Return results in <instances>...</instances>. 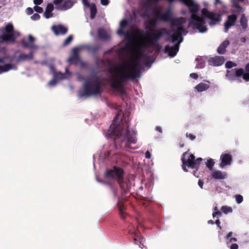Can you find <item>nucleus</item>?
I'll list each match as a JSON object with an SVG mask.
<instances>
[{"mask_svg": "<svg viewBox=\"0 0 249 249\" xmlns=\"http://www.w3.org/2000/svg\"><path fill=\"white\" fill-rule=\"evenodd\" d=\"M116 109L118 110L117 113L108 130L106 137L113 138L116 149L121 148L126 149H137V147H132L131 146V144L136 143L137 139L136 131L130 130L129 128L130 116L129 108L124 109L121 107Z\"/></svg>", "mask_w": 249, "mask_h": 249, "instance_id": "f257e3e1", "label": "nucleus"}, {"mask_svg": "<svg viewBox=\"0 0 249 249\" xmlns=\"http://www.w3.org/2000/svg\"><path fill=\"white\" fill-rule=\"evenodd\" d=\"M237 19V16L235 14L228 16L227 19L224 23V31L225 33L228 32L229 29L235 25Z\"/></svg>", "mask_w": 249, "mask_h": 249, "instance_id": "ddd939ff", "label": "nucleus"}, {"mask_svg": "<svg viewBox=\"0 0 249 249\" xmlns=\"http://www.w3.org/2000/svg\"><path fill=\"white\" fill-rule=\"evenodd\" d=\"M208 223L209 224H214V222L212 220H209L208 221Z\"/></svg>", "mask_w": 249, "mask_h": 249, "instance_id": "774afa93", "label": "nucleus"}, {"mask_svg": "<svg viewBox=\"0 0 249 249\" xmlns=\"http://www.w3.org/2000/svg\"><path fill=\"white\" fill-rule=\"evenodd\" d=\"M232 232H229L227 235L225 236V239L226 240L227 245L229 246V245L230 243L235 242L237 241V239L235 237H232Z\"/></svg>", "mask_w": 249, "mask_h": 249, "instance_id": "7c9ffc66", "label": "nucleus"}, {"mask_svg": "<svg viewBox=\"0 0 249 249\" xmlns=\"http://www.w3.org/2000/svg\"><path fill=\"white\" fill-rule=\"evenodd\" d=\"M201 18L205 21V19L208 18L210 20L209 25L213 26L221 21L220 15L209 11L207 8H204L201 10Z\"/></svg>", "mask_w": 249, "mask_h": 249, "instance_id": "9d476101", "label": "nucleus"}, {"mask_svg": "<svg viewBox=\"0 0 249 249\" xmlns=\"http://www.w3.org/2000/svg\"><path fill=\"white\" fill-rule=\"evenodd\" d=\"M186 136L187 137L189 138L191 140H194L196 138V137L191 134L186 133Z\"/></svg>", "mask_w": 249, "mask_h": 249, "instance_id": "4d7b16f0", "label": "nucleus"}, {"mask_svg": "<svg viewBox=\"0 0 249 249\" xmlns=\"http://www.w3.org/2000/svg\"><path fill=\"white\" fill-rule=\"evenodd\" d=\"M241 76H243V79L246 81H249V73H245L244 71H243V74Z\"/></svg>", "mask_w": 249, "mask_h": 249, "instance_id": "a18cd8bd", "label": "nucleus"}, {"mask_svg": "<svg viewBox=\"0 0 249 249\" xmlns=\"http://www.w3.org/2000/svg\"><path fill=\"white\" fill-rule=\"evenodd\" d=\"M230 44V41L228 40H225L223 41L217 49V52L220 54H224L226 52V48Z\"/></svg>", "mask_w": 249, "mask_h": 249, "instance_id": "4be33fe9", "label": "nucleus"}, {"mask_svg": "<svg viewBox=\"0 0 249 249\" xmlns=\"http://www.w3.org/2000/svg\"><path fill=\"white\" fill-rule=\"evenodd\" d=\"M208 62L209 65L218 67L223 64L225 58L222 56H215L209 58Z\"/></svg>", "mask_w": 249, "mask_h": 249, "instance_id": "4468645a", "label": "nucleus"}, {"mask_svg": "<svg viewBox=\"0 0 249 249\" xmlns=\"http://www.w3.org/2000/svg\"><path fill=\"white\" fill-rule=\"evenodd\" d=\"M90 7V17L91 19H93L96 15V14L97 13V9L96 5L94 3L91 4V6H89Z\"/></svg>", "mask_w": 249, "mask_h": 249, "instance_id": "2f4dec72", "label": "nucleus"}, {"mask_svg": "<svg viewBox=\"0 0 249 249\" xmlns=\"http://www.w3.org/2000/svg\"><path fill=\"white\" fill-rule=\"evenodd\" d=\"M245 70L249 72V63L247 64L245 66Z\"/></svg>", "mask_w": 249, "mask_h": 249, "instance_id": "0e129e2a", "label": "nucleus"}, {"mask_svg": "<svg viewBox=\"0 0 249 249\" xmlns=\"http://www.w3.org/2000/svg\"><path fill=\"white\" fill-rule=\"evenodd\" d=\"M128 24V22L126 20L124 19L120 22V26L121 28H125Z\"/></svg>", "mask_w": 249, "mask_h": 249, "instance_id": "a19ab883", "label": "nucleus"}, {"mask_svg": "<svg viewBox=\"0 0 249 249\" xmlns=\"http://www.w3.org/2000/svg\"><path fill=\"white\" fill-rule=\"evenodd\" d=\"M124 172L120 167L114 166L112 169L107 170L105 173V177L107 178H117L121 189L122 190V196L117 201V206L119 209L120 216L122 218H125L124 212L125 209L124 205L122 204V200L125 198V195H126L129 191V186L127 183L124 180Z\"/></svg>", "mask_w": 249, "mask_h": 249, "instance_id": "7ed1b4c3", "label": "nucleus"}, {"mask_svg": "<svg viewBox=\"0 0 249 249\" xmlns=\"http://www.w3.org/2000/svg\"><path fill=\"white\" fill-rule=\"evenodd\" d=\"M29 40L26 41L23 40L22 41V45L24 48H28L32 50H35L37 48V46L34 43L35 38L31 35L28 36Z\"/></svg>", "mask_w": 249, "mask_h": 249, "instance_id": "2eb2a0df", "label": "nucleus"}, {"mask_svg": "<svg viewBox=\"0 0 249 249\" xmlns=\"http://www.w3.org/2000/svg\"><path fill=\"white\" fill-rule=\"evenodd\" d=\"M43 2V0H34V3L36 5L41 4Z\"/></svg>", "mask_w": 249, "mask_h": 249, "instance_id": "13d9d810", "label": "nucleus"}, {"mask_svg": "<svg viewBox=\"0 0 249 249\" xmlns=\"http://www.w3.org/2000/svg\"><path fill=\"white\" fill-rule=\"evenodd\" d=\"M82 2L84 6L87 7H89L91 6L88 0H82Z\"/></svg>", "mask_w": 249, "mask_h": 249, "instance_id": "8fccbe9b", "label": "nucleus"}, {"mask_svg": "<svg viewBox=\"0 0 249 249\" xmlns=\"http://www.w3.org/2000/svg\"><path fill=\"white\" fill-rule=\"evenodd\" d=\"M214 164V162L212 159L208 160L206 162V166L210 170H211L212 169Z\"/></svg>", "mask_w": 249, "mask_h": 249, "instance_id": "c9c22d12", "label": "nucleus"}, {"mask_svg": "<svg viewBox=\"0 0 249 249\" xmlns=\"http://www.w3.org/2000/svg\"><path fill=\"white\" fill-rule=\"evenodd\" d=\"M142 53L138 54L134 59L127 60L109 70L111 88L121 94L125 93L124 83L127 80H133L141 76V66L140 63Z\"/></svg>", "mask_w": 249, "mask_h": 249, "instance_id": "f03ea898", "label": "nucleus"}, {"mask_svg": "<svg viewBox=\"0 0 249 249\" xmlns=\"http://www.w3.org/2000/svg\"><path fill=\"white\" fill-rule=\"evenodd\" d=\"M244 0H231L232 6L237 10L238 13L243 12L244 10L242 7L239 5L238 2H243Z\"/></svg>", "mask_w": 249, "mask_h": 249, "instance_id": "a878e982", "label": "nucleus"}, {"mask_svg": "<svg viewBox=\"0 0 249 249\" xmlns=\"http://www.w3.org/2000/svg\"><path fill=\"white\" fill-rule=\"evenodd\" d=\"M106 184L109 187V188L113 191V192L114 193V196L117 197V194L116 193V192H115V191L113 190V187L112 186V185H111V184L109 183H107Z\"/></svg>", "mask_w": 249, "mask_h": 249, "instance_id": "6e6d98bb", "label": "nucleus"}, {"mask_svg": "<svg viewBox=\"0 0 249 249\" xmlns=\"http://www.w3.org/2000/svg\"><path fill=\"white\" fill-rule=\"evenodd\" d=\"M221 210L225 214L232 212L231 208L227 206H222L221 208Z\"/></svg>", "mask_w": 249, "mask_h": 249, "instance_id": "72a5a7b5", "label": "nucleus"}, {"mask_svg": "<svg viewBox=\"0 0 249 249\" xmlns=\"http://www.w3.org/2000/svg\"><path fill=\"white\" fill-rule=\"evenodd\" d=\"M64 0H53V4L55 5L56 7L58 6H61L59 5L61 3H62L63 1Z\"/></svg>", "mask_w": 249, "mask_h": 249, "instance_id": "09e8293b", "label": "nucleus"}, {"mask_svg": "<svg viewBox=\"0 0 249 249\" xmlns=\"http://www.w3.org/2000/svg\"><path fill=\"white\" fill-rule=\"evenodd\" d=\"M243 74V69H233L230 70H227L226 76L230 81H234Z\"/></svg>", "mask_w": 249, "mask_h": 249, "instance_id": "f8f14e48", "label": "nucleus"}, {"mask_svg": "<svg viewBox=\"0 0 249 249\" xmlns=\"http://www.w3.org/2000/svg\"><path fill=\"white\" fill-rule=\"evenodd\" d=\"M196 60L197 62L196 68L197 69H202L205 67V60L204 58L202 56L198 57Z\"/></svg>", "mask_w": 249, "mask_h": 249, "instance_id": "c85d7f7f", "label": "nucleus"}, {"mask_svg": "<svg viewBox=\"0 0 249 249\" xmlns=\"http://www.w3.org/2000/svg\"><path fill=\"white\" fill-rule=\"evenodd\" d=\"M181 160L182 161V168L185 172H187L188 170L186 168V166L191 168H196V170H198V165L202 160V159L198 158L195 160V157L194 155L184 153L181 158Z\"/></svg>", "mask_w": 249, "mask_h": 249, "instance_id": "6e6552de", "label": "nucleus"}, {"mask_svg": "<svg viewBox=\"0 0 249 249\" xmlns=\"http://www.w3.org/2000/svg\"><path fill=\"white\" fill-rule=\"evenodd\" d=\"M117 33L120 36L124 35L125 36H129V33L128 32H124V28H120L118 31Z\"/></svg>", "mask_w": 249, "mask_h": 249, "instance_id": "4c0bfd02", "label": "nucleus"}, {"mask_svg": "<svg viewBox=\"0 0 249 249\" xmlns=\"http://www.w3.org/2000/svg\"><path fill=\"white\" fill-rule=\"evenodd\" d=\"M34 9L36 12L38 13H42L43 12V9L42 7L36 5L34 7Z\"/></svg>", "mask_w": 249, "mask_h": 249, "instance_id": "79ce46f5", "label": "nucleus"}, {"mask_svg": "<svg viewBox=\"0 0 249 249\" xmlns=\"http://www.w3.org/2000/svg\"><path fill=\"white\" fill-rule=\"evenodd\" d=\"M31 18L33 20H37L40 19V16L38 14L35 13L31 17Z\"/></svg>", "mask_w": 249, "mask_h": 249, "instance_id": "37998d69", "label": "nucleus"}, {"mask_svg": "<svg viewBox=\"0 0 249 249\" xmlns=\"http://www.w3.org/2000/svg\"><path fill=\"white\" fill-rule=\"evenodd\" d=\"M237 66V64L231 61H227L225 64V67L227 69H231L232 67H236Z\"/></svg>", "mask_w": 249, "mask_h": 249, "instance_id": "f704fd0d", "label": "nucleus"}, {"mask_svg": "<svg viewBox=\"0 0 249 249\" xmlns=\"http://www.w3.org/2000/svg\"><path fill=\"white\" fill-rule=\"evenodd\" d=\"M52 29L56 35H65L68 31V29L62 25H53Z\"/></svg>", "mask_w": 249, "mask_h": 249, "instance_id": "f3484780", "label": "nucleus"}, {"mask_svg": "<svg viewBox=\"0 0 249 249\" xmlns=\"http://www.w3.org/2000/svg\"><path fill=\"white\" fill-rule=\"evenodd\" d=\"M230 249H238V246L237 244L233 243L230 246Z\"/></svg>", "mask_w": 249, "mask_h": 249, "instance_id": "5fc2aeb1", "label": "nucleus"}, {"mask_svg": "<svg viewBox=\"0 0 249 249\" xmlns=\"http://www.w3.org/2000/svg\"><path fill=\"white\" fill-rule=\"evenodd\" d=\"M167 34L168 31L164 28L152 30L149 28L146 30L144 38L148 46L155 49L158 47L159 41Z\"/></svg>", "mask_w": 249, "mask_h": 249, "instance_id": "423d86ee", "label": "nucleus"}, {"mask_svg": "<svg viewBox=\"0 0 249 249\" xmlns=\"http://www.w3.org/2000/svg\"><path fill=\"white\" fill-rule=\"evenodd\" d=\"M212 177L215 179H223L227 178V174L221 171L217 170L212 174Z\"/></svg>", "mask_w": 249, "mask_h": 249, "instance_id": "393cba45", "label": "nucleus"}, {"mask_svg": "<svg viewBox=\"0 0 249 249\" xmlns=\"http://www.w3.org/2000/svg\"><path fill=\"white\" fill-rule=\"evenodd\" d=\"M6 60H8L10 62H12L13 61V58L9 56H4L0 58V74L7 72L10 70L17 69V67L12 64H5L4 61Z\"/></svg>", "mask_w": 249, "mask_h": 249, "instance_id": "9b49d317", "label": "nucleus"}, {"mask_svg": "<svg viewBox=\"0 0 249 249\" xmlns=\"http://www.w3.org/2000/svg\"><path fill=\"white\" fill-rule=\"evenodd\" d=\"M90 81L86 80L83 86L84 92H79L78 97L82 98L84 96L89 97L99 94L101 93L100 83L97 77H92Z\"/></svg>", "mask_w": 249, "mask_h": 249, "instance_id": "39448f33", "label": "nucleus"}, {"mask_svg": "<svg viewBox=\"0 0 249 249\" xmlns=\"http://www.w3.org/2000/svg\"><path fill=\"white\" fill-rule=\"evenodd\" d=\"M156 130L161 133H162V128L160 126H157Z\"/></svg>", "mask_w": 249, "mask_h": 249, "instance_id": "e2e57ef3", "label": "nucleus"}, {"mask_svg": "<svg viewBox=\"0 0 249 249\" xmlns=\"http://www.w3.org/2000/svg\"><path fill=\"white\" fill-rule=\"evenodd\" d=\"M190 77L193 79H196L198 78V75L196 73H192L190 75Z\"/></svg>", "mask_w": 249, "mask_h": 249, "instance_id": "864d4df0", "label": "nucleus"}, {"mask_svg": "<svg viewBox=\"0 0 249 249\" xmlns=\"http://www.w3.org/2000/svg\"><path fill=\"white\" fill-rule=\"evenodd\" d=\"M220 167L223 168L225 166L231 164L232 160V156L229 154H223L220 156Z\"/></svg>", "mask_w": 249, "mask_h": 249, "instance_id": "dca6fc26", "label": "nucleus"}, {"mask_svg": "<svg viewBox=\"0 0 249 249\" xmlns=\"http://www.w3.org/2000/svg\"><path fill=\"white\" fill-rule=\"evenodd\" d=\"M129 233L132 234L134 236V241L135 244H137L138 242H139L141 245L143 246L142 243L143 242V238L141 237L137 230H135L134 231H130Z\"/></svg>", "mask_w": 249, "mask_h": 249, "instance_id": "412c9836", "label": "nucleus"}, {"mask_svg": "<svg viewBox=\"0 0 249 249\" xmlns=\"http://www.w3.org/2000/svg\"><path fill=\"white\" fill-rule=\"evenodd\" d=\"M236 202L238 204H240L243 200V197L241 195H236L235 196Z\"/></svg>", "mask_w": 249, "mask_h": 249, "instance_id": "58836bf2", "label": "nucleus"}, {"mask_svg": "<svg viewBox=\"0 0 249 249\" xmlns=\"http://www.w3.org/2000/svg\"><path fill=\"white\" fill-rule=\"evenodd\" d=\"M0 31L3 34H7L6 35L0 36V38H2L5 41L14 42L16 39L19 36V33L14 30V26L11 23H7L4 28H1Z\"/></svg>", "mask_w": 249, "mask_h": 249, "instance_id": "1a4fd4ad", "label": "nucleus"}, {"mask_svg": "<svg viewBox=\"0 0 249 249\" xmlns=\"http://www.w3.org/2000/svg\"><path fill=\"white\" fill-rule=\"evenodd\" d=\"M68 61L71 63L76 64L79 62L80 59H79L78 55L77 54H75L72 57H70L68 59Z\"/></svg>", "mask_w": 249, "mask_h": 249, "instance_id": "473e14b6", "label": "nucleus"}, {"mask_svg": "<svg viewBox=\"0 0 249 249\" xmlns=\"http://www.w3.org/2000/svg\"><path fill=\"white\" fill-rule=\"evenodd\" d=\"M65 70L66 73H62L61 72H55L53 77L58 80L68 78L70 75L71 73L69 72L68 68H66Z\"/></svg>", "mask_w": 249, "mask_h": 249, "instance_id": "b1692460", "label": "nucleus"}, {"mask_svg": "<svg viewBox=\"0 0 249 249\" xmlns=\"http://www.w3.org/2000/svg\"><path fill=\"white\" fill-rule=\"evenodd\" d=\"M73 5V2L71 0H66L62 5L56 6L57 10L61 11H65L71 8Z\"/></svg>", "mask_w": 249, "mask_h": 249, "instance_id": "5701e85b", "label": "nucleus"}, {"mask_svg": "<svg viewBox=\"0 0 249 249\" xmlns=\"http://www.w3.org/2000/svg\"><path fill=\"white\" fill-rule=\"evenodd\" d=\"M215 224L217 226V227L220 229H221V227L220 226V222L219 219H217L215 222Z\"/></svg>", "mask_w": 249, "mask_h": 249, "instance_id": "680f3d73", "label": "nucleus"}, {"mask_svg": "<svg viewBox=\"0 0 249 249\" xmlns=\"http://www.w3.org/2000/svg\"><path fill=\"white\" fill-rule=\"evenodd\" d=\"M171 9L169 8L168 11L159 16L161 20L165 22H170L171 24V32L174 33L179 28L181 31H184V24L186 23L187 19L184 18H174L171 17Z\"/></svg>", "mask_w": 249, "mask_h": 249, "instance_id": "0eeeda50", "label": "nucleus"}, {"mask_svg": "<svg viewBox=\"0 0 249 249\" xmlns=\"http://www.w3.org/2000/svg\"><path fill=\"white\" fill-rule=\"evenodd\" d=\"M148 23L151 26H155L157 24L156 19L155 18H150L148 20Z\"/></svg>", "mask_w": 249, "mask_h": 249, "instance_id": "ea45409f", "label": "nucleus"}, {"mask_svg": "<svg viewBox=\"0 0 249 249\" xmlns=\"http://www.w3.org/2000/svg\"><path fill=\"white\" fill-rule=\"evenodd\" d=\"M26 13L30 15L33 13V9L31 7H28L26 10Z\"/></svg>", "mask_w": 249, "mask_h": 249, "instance_id": "3c124183", "label": "nucleus"}, {"mask_svg": "<svg viewBox=\"0 0 249 249\" xmlns=\"http://www.w3.org/2000/svg\"><path fill=\"white\" fill-rule=\"evenodd\" d=\"M240 41L242 42L245 43L246 42V38L245 37H241L240 38Z\"/></svg>", "mask_w": 249, "mask_h": 249, "instance_id": "69168bd1", "label": "nucleus"}, {"mask_svg": "<svg viewBox=\"0 0 249 249\" xmlns=\"http://www.w3.org/2000/svg\"><path fill=\"white\" fill-rule=\"evenodd\" d=\"M57 80L53 77V78L49 82L48 85L51 86H55L56 85Z\"/></svg>", "mask_w": 249, "mask_h": 249, "instance_id": "c03bdc74", "label": "nucleus"}, {"mask_svg": "<svg viewBox=\"0 0 249 249\" xmlns=\"http://www.w3.org/2000/svg\"><path fill=\"white\" fill-rule=\"evenodd\" d=\"M117 157L116 159H118V153H113L112 151H109L107 152V155H106L107 157H109L110 156H116Z\"/></svg>", "mask_w": 249, "mask_h": 249, "instance_id": "49530a36", "label": "nucleus"}, {"mask_svg": "<svg viewBox=\"0 0 249 249\" xmlns=\"http://www.w3.org/2000/svg\"><path fill=\"white\" fill-rule=\"evenodd\" d=\"M33 57L34 54L33 52H30L29 54L21 53L16 59V61L17 63H18L21 61L32 60L33 59Z\"/></svg>", "mask_w": 249, "mask_h": 249, "instance_id": "a211bd4d", "label": "nucleus"}, {"mask_svg": "<svg viewBox=\"0 0 249 249\" xmlns=\"http://www.w3.org/2000/svg\"><path fill=\"white\" fill-rule=\"evenodd\" d=\"M98 35L100 38L104 40H107L109 38V35H107L105 30L103 28H100L98 30Z\"/></svg>", "mask_w": 249, "mask_h": 249, "instance_id": "cd10ccee", "label": "nucleus"}, {"mask_svg": "<svg viewBox=\"0 0 249 249\" xmlns=\"http://www.w3.org/2000/svg\"><path fill=\"white\" fill-rule=\"evenodd\" d=\"M54 7L52 3H48L46 6L45 11L43 14V16L46 18H49L53 16V10Z\"/></svg>", "mask_w": 249, "mask_h": 249, "instance_id": "6ab92c4d", "label": "nucleus"}, {"mask_svg": "<svg viewBox=\"0 0 249 249\" xmlns=\"http://www.w3.org/2000/svg\"><path fill=\"white\" fill-rule=\"evenodd\" d=\"M222 215L221 212L220 211H217V212H213V218H214L215 217H219L221 216Z\"/></svg>", "mask_w": 249, "mask_h": 249, "instance_id": "de8ad7c7", "label": "nucleus"}, {"mask_svg": "<svg viewBox=\"0 0 249 249\" xmlns=\"http://www.w3.org/2000/svg\"><path fill=\"white\" fill-rule=\"evenodd\" d=\"M101 48L100 45H91L87 47V50L91 53H96Z\"/></svg>", "mask_w": 249, "mask_h": 249, "instance_id": "c756f323", "label": "nucleus"}, {"mask_svg": "<svg viewBox=\"0 0 249 249\" xmlns=\"http://www.w3.org/2000/svg\"><path fill=\"white\" fill-rule=\"evenodd\" d=\"M73 36L72 35H70L63 42V45L66 46L69 45L72 40Z\"/></svg>", "mask_w": 249, "mask_h": 249, "instance_id": "e433bc0d", "label": "nucleus"}, {"mask_svg": "<svg viewBox=\"0 0 249 249\" xmlns=\"http://www.w3.org/2000/svg\"><path fill=\"white\" fill-rule=\"evenodd\" d=\"M209 88L210 82L208 81H206L205 83L201 82L197 84L195 88L198 92H202L206 90Z\"/></svg>", "mask_w": 249, "mask_h": 249, "instance_id": "aec40b11", "label": "nucleus"}, {"mask_svg": "<svg viewBox=\"0 0 249 249\" xmlns=\"http://www.w3.org/2000/svg\"><path fill=\"white\" fill-rule=\"evenodd\" d=\"M151 155L149 151H147L145 153V157L146 159H150Z\"/></svg>", "mask_w": 249, "mask_h": 249, "instance_id": "bf43d9fd", "label": "nucleus"}, {"mask_svg": "<svg viewBox=\"0 0 249 249\" xmlns=\"http://www.w3.org/2000/svg\"><path fill=\"white\" fill-rule=\"evenodd\" d=\"M109 0H101V4L104 6H107L109 4Z\"/></svg>", "mask_w": 249, "mask_h": 249, "instance_id": "603ef678", "label": "nucleus"}, {"mask_svg": "<svg viewBox=\"0 0 249 249\" xmlns=\"http://www.w3.org/2000/svg\"><path fill=\"white\" fill-rule=\"evenodd\" d=\"M222 2L220 0H215V2L214 3V5H217L218 3H222Z\"/></svg>", "mask_w": 249, "mask_h": 249, "instance_id": "338daca9", "label": "nucleus"}, {"mask_svg": "<svg viewBox=\"0 0 249 249\" xmlns=\"http://www.w3.org/2000/svg\"><path fill=\"white\" fill-rule=\"evenodd\" d=\"M185 32V30L181 31V28L172 33L167 39V41L171 42L174 44L173 46L166 45L165 47V53L168 54L171 57H174L179 50V44L183 41L182 35Z\"/></svg>", "mask_w": 249, "mask_h": 249, "instance_id": "20e7f679", "label": "nucleus"}, {"mask_svg": "<svg viewBox=\"0 0 249 249\" xmlns=\"http://www.w3.org/2000/svg\"><path fill=\"white\" fill-rule=\"evenodd\" d=\"M203 184H204L203 181L201 179H199L198 182V185L200 187V188H201V189L203 188Z\"/></svg>", "mask_w": 249, "mask_h": 249, "instance_id": "052dcab7", "label": "nucleus"}, {"mask_svg": "<svg viewBox=\"0 0 249 249\" xmlns=\"http://www.w3.org/2000/svg\"><path fill=\"white\" fill-rule=\"evenodd\" d=\"M239 21L242 28L244 30L247 29L248 26V19L244 14L241 15Z\"/></svg>", "mask_w": 249, "mask_h": 249, "instance_id": "bb28decb", "label": "nucleus"}]
</instances>
